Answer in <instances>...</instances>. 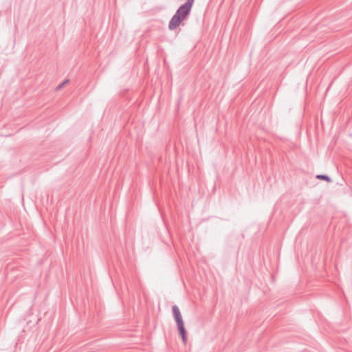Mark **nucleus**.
I'll return each mask as SVG.
<instances>
[{"mask_svg": "<svg viewBox=\"0 0 352 352\" xmlns=\"http://www.w3.org/2000/svg\"><path fill=\"white\" fill-rule=\"evenodd\" d=\"M195 0H186V1L181 5L177 10L175 14L173 16L168 23V29L175 30L181 23L188 18L190 13Z\"/></svg>", "mask_w": 352, "mask_h": 352, "instance_id": "1", "label": "nucleus"}, {"mask_svg": "<svg viewBox=\"0 0 352 352\" xmlns=\"http://www.w3.org/2000/svg\"><path fill=\"white\" fill-rule=\"evenodd\" d=\"M177 330L179 336L182 338V342L184 344H186L187 342V332L184 327V322H181L177 324Z\"/></svg>", "mask_w": 352, "mask_h": 352, "instance_id": "2", "label": "nucleus"}, {"mask_svg": "<svg viewBox=\"0 0 352 352\" xmlns=\"http://www.w3.org/2000/svg\"><path fill=\"white\" fill-rule=\"evenodd\" d=\"M172 311H173V315L174 319L176 322V324L181 323V322H184L182 314L179 311V307L177 305H173L172 307Z\"/></svg>", "mask_w": 352, "mask_h": 352, "instance_id": "3", "label": "nucleus"}, {"mask_svg": "<svg viewBox=\"0 0 352 352\" xmlns=\"http://www.w3.org/2000/svg\"><path fill=\"white\" fill-rule=\"evenodd\" d=\"M316 178L328 182H331V179L327 175H318Z\"/></svg>", "mask_w": 352, "mask_h": 352, "instance_id": "4", "label": "nucleus"}, {"mask_svg": "<svg viewBox=\"0 0 352 352\" xmlns=\"http://www.w3.org/2000/svg\"><path fill=\"white\" fill-rule=\"evenodd\" d=\"M69 82V79H66L65 80H64L62 83L59 84L57 87H56V89L57 90H60V89H62L66 84H67Z\"/></svg>", "mask_w": 352, "mask_h": 352, "instance_id": "5", "label": "nucleus"}]
</instances>
